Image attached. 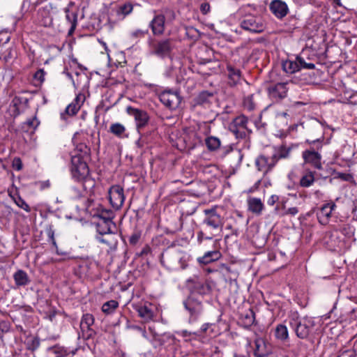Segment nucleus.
Wrapping results in <instances>:
<instances>
[{"label":"nucleus","mask_w":357,"mask_h":357,"mask_svg":"<svg viewBox=\"0 0 357 357\" xmlns=\"http://www.w3.org/2000/svg\"><path fill=\"white\" fill-rule=\"evenodd\" d=\"M276 164L273 156L268 157L264 155H260L255 159V165L257 169L264 174L271 172Z\"/></svg>","instance_id":"obj_19"},{"label":"nucleus","mask_w":357,"mask_h":357,"mask_svg":"<svg viewBox=\"0 0 357 357\" xmlns=\"http://www.w3.org/2000/svg\"><path fill=\"white\" fill-rule=\"evenodd\" d=\"M214 234H212V232H208L205 227H202L197 232V241L199 243H201L204 239L211 240Z\"/></svg>","instance_id":"obj_43"},{"label":"nucleus","mask_w":357,"mask_h":357,"mask_svg":"<svg viewBox=\"0 0 357 357\" xmlns=\"http://www.w3.org/2000/svg\"><path fill=\"white\" fill-rule=\"evenodd\" d=\"M263 208L262 202H248V210L256 215L260 214Z\"/></svg>","instance_id":"obj_45"},{"label":"nucleus","mask_w":357,"mask_h":357,"mask_svg":"<svg viewBox=\"0 0 357 357\" xmlns=\"http://www.w3.org/2000/svg\"><path fill=\"white\" fill-rule=\"evenodd\" d=\"M306 142L311 146L310 147L309 149L304 151L302 153V157L304 160V162L310 165L315 169H322V157L321 153L319 152L322 149V139H307Z\"/></svg>","instance_id":"obj_3"},{"label":"nucleus","mask_w":357,"mask_h":357,"mask_svg":"<svg viewBox=\"0 0 357 357\" xmlns=\"http://www.w3.org/2000/svg\"><path fill=\"white\" fill-rule=\"evenodd\" d=\"M112 205V207L116 210H118L121 208L123 202H110Z\"/></svg>","instance_id":"obj_63"},{"label":"nucleus","mask_w":357,"mask_h":357,"mask_svg":"<svg viewBox=\"0 0 357 357\" xmlns=\"http://www.w3.org/2000/svg\"><path fill=\"white\" fill-rule=\"evenodd\" d=\"M241 26L245 31L253 33H259L266 29V24L259 15H246L240 22Z\"/></svg>","instance_id":"obj_6"},{"label":"nucleus","mask_w":357,"mask_h":357,"mask_svg":"<svg viewBox=\"0 0 357 357\" xmlns=\"http://www.w3.org/2000/svg\"><path fill=\"white\" fill-rule=\"evenodd\" d=\"M270 10L278 18H284L289 13L287 4L282 0H273L269 6Z\"/></svg>","instance_id":"obj_20"},{"label":"nucleus","mask_w":357,"mask_h":357,"mask_svg":"<svg viewBox=\"0 0 357 357\" xmlns=\"http://www.w3.org/2000/svg\"><path fill=\"white\" fill-rule=\"evenodd\" d=\"M188 283H193L194 290L199 294L204 295L210 291V286L206 283L200 281L198 278L190 279L188 280Z\"/></svg>","instance_id":"obj_32"},{"label":"nucleus","mask_w":357,"mask_h":357,"mask_svg":"<svg viewBox=\"0 0 357 357\" xmlns=\"http://www.w3.org/2000/svg\"><path fill=\"white\" fill-rule=\"evenodd\" d=\"M76 150L78 152L75 156H82V158H89L91 149L85 144H79L77 146Z\"/></svg>","instance_id":"obj_40"},{"label":"nucleus","mask_w":357,"mask_h":357,"mask_svg":"<svg viewBox=\"0 0 357 357\" xmlns=\"http://www.w3.org/2000/svg\"><path fill=\"white\" fill-rule=\"evenodd\" d=\"M255 349L254 354L256 357H266L269 354V350L264 339L258 337L255 341Z\"/></svg>","instance_id":"obj_28"},{"label":"nucleus","mask_w":357,"mask_h":357,"mask_svg":"<svg viewBox=\"0 0 357 357\" xmlns=\"http://www.w3.org/2000/svg\"><path fill=\"white\" fill-rule=\"evenodd\" d=\"M48 351L55 355V357H65L70 353L68 349L59 345H55L48 348Z\"/></svg>","instance_id":"obj_37"},{"label":"nucleus","mask_w":357,"mask_h":357,"mask_svg":"<svg viewBox=\"0 0 357 357\" xmlns=\"http://www.w3.org/2000/svg\"><path fill=\"white\" fill-rule=\"evenodd\" d=\"M287 85V82H278L270 84L266 89L269 98L273 102H280L285 98L289 90Z\"/></svg>","instance_id":"obj_11"},{"label":"nucleus","mask_w":357,"mask_h":357,"mask_svg":"<svg viewBox=\"0 0 357 357\" xmlns=\"http://www.w3.org/2000/svg\"><path fill=\"white\" fill-rule=\"evenodd\" d=\"M66 23L70 25L68 33L72 34L77 26V14L75 10L68 8H65L63 10Z\"/></svg>","instance_id":"obj_25"},{"label":"nucleus","mask_w":357,"mask_h":357,"mask_svg":"<svg viewBox=\"0 0 357 357\" xmlns=\"http://www.w3.org/2000/svg\"><path fill=\"white\" fill-rule=\"evenodd\" d=\"M45 73L43 69H39L34 74V78L40 82H43L45 79Z\"/></svg>","instance_id":"obj_53"},{"label":"nucleus","mask_w":357,"mask_h":357,"mask_svg":"<svg viewBox=\"0 0 357 357\" xmlns=\"http://www.w3.org/2000/svg\"><path fill=\"white\" fill-rule=\"evenodd\" d=\"M227 70L228 73V84L231 86H234L239 84L242 79L241 71L230 64L227 66Z\"/></svg>","instance_id":"obj_23"},{"label":"nucleus","mask_w":357,"mask_h":357,"mask_svg":"<svg viewBox=\"0 0 357 357\" xmlns=\"http://www.w3.org/2000/svg\"><path fill=\"white\" fill-rule=\"evenodd\" d=\"M296 147L297 145H287L286 144H282L280 146H275L274 153L272 155L273 160H275V162L278 163V162L281 159L289 158L291 151Z\"/></svg>","instance_id":"obj_21"},{"label":"nucleus","mask_w":357,"mask_h":357,"mask_svg":"<svg viewBox=\"0 0 357 357\" xmlns=\"http://www.w3.org/2000/svg\"><path fill=\"white\" fill-rule=\"evenodd\" d=\"M282 68L287 73L293 74L300 70L297 59L295 61L287 60L282 63Z\"/></svg>","instance_id":"obj_35"},{"label":"nucleus","mask_w":357,"mask_h":357,"mask_svg":"<svg viewBox=\"0 0 357 357\" xmlns=\"http://www.w3.org/2000/svg\"><path fill=\"white\" fill-rule=\"evenodd\" d=\"M289 326L294 329L298 337L305 339L314 326V321L307 317L300 318L297 312H294L289 317Z\"/></svg>","instance_id":"obj_5"},{"label":"nucleus","mask_w":357,"mask_h":357,"mask_svg":"<svg viewBox=\"0 0 357 357\" xmlns=\"http://www.w3.org/2000/svg\"><path fill=\"white\" fill-rule=\"evenodd\" d=\"M296 59L300 70H301L302 68L314 69L315 68V65L314 63H306L304 59L301 56H297Z\"/></svg>","instance_id":"obj_47"},{"label":"nucleus","mask_w":357,"mask_h":357,"mask_svg":"<svg viewBox=\"0 0 357 357\" xmlns=\"http://www.w3.org/2000/svg\"><path fill=\"white\" fill-rule=\"evenodd\" d=\"M205 144L209 151H214L220 147L221 142L218 137L210 136L205 139Z\"/></svg>","instance_id":"obj_36"},{"label":"nucleus","mask_w":357,"mask_h":357,"mask_svg":"<svg viewBox=\"0 0 357 357\" xmlns=\"http://www.w3.org/2000/svg\"><path fill=\"white\" fill-rule=\"evenodd\" d=\"M190 259V256L181 250L167 251L162 255L161 263L172 271L185 269Z\"/></svg>","instance_id":"obj_2"},{"label":"nucleus","mask_w":357,"mask_h":357,"mask_svg":"<svg viewBox=\"0 0 357 357\" xmlns=\"http://www.w3.org/2000/svg\"><path fill=\"white\" fill-rule=\"evenodd\" d=\"M213 94L207 91L200 92L194 100V105H200L203 107L208 106L211 104V100L213 98Z\"/></svg>","instance_id":"obj_27"},{"label":"nucleus","mask_w":357,"mask_h":357,"mask_svg":"<svg viewBox=\"0 0 357 357\" xmlns=\"http://www.w3.org/2000/svg\"><path fill=\"white\" fill-rule=\"evenodd\" d=\"M59 15V12L51 5L48 4L38 9L37 13V21L41 26L45 27L52 26L60 30L61 27L58 20Z\"/></svg>","instance_id":"obj_4"},{"label":"nucleus","mask_w":357,"mask_h":357,"mask_svg":"<svg viewBox=\"0 0 357 357\" xmlns=\"http://www.w3.org/2000/svg\"><path fill=\"white\" fill-rule=\"evenodd\" d=\"M29 349L31 350L37 349L40 346V340L37 337H33L28 340Z\"/></svg>","instance_id":"obj_49"},{"label":"nucleus","mask_w":357,"mask_h":357,"mask_svg":"<svg viewBox=\"0 0 357 357\" xmlns=\"http://www.w3.org/2000/svg\"><path fill=\"white\" fill-rule=\"evenodd\" d=\"M47 236H48V238L50 239L52 245L55 247V248H57L56 243L54 239V232L52 229H50L47 231Z\"/></svg>","instance_id":"obj_57"},{"label":"nucleus","mask_w":357,"mask_h":357,"mask_svg":"<svg viewBox=\"0 0 357 357\" xmlns=\"http://www.w3.org/2000/svg\"><path fill=\"white\" fill-rule=\"evenodd\" d=\"M26 123L27 125L31 127V128H36L38 124H39V122L38 121V120L36 119V118H33L32 119H29L27 121H26Z\"/></svg>","instance_id":"obj_59"},{"label":"nucleus","mask_w":357,"mask_h":357,"mask_svg":"<svg viewBox=\"0 0 357 357\" xmlns=\"http://www.w3.org/2000/svg\"><path fill=\"white\" fill-rule=\"evenodd\" d=\"M217 206L211 209L204 210L206 217L203 220L202 227L211 228L213 230L218 229L222 227V221L220 215L216 212Z\"/></svg>","instance_id":"obj_13"},{"label":"nucleus","mask_w":357,"mask_h":357,"mask_svg":"<svg viewBox=\"0 0 357 357\" xmlns=\"http://www.w3.org/2000/svg\"><path fill=\"white\" fill-rule=\"evenodd\" d=\"M28 102L27 98L15 97L12 101L13 107H15L13 111L14 116H16L22 113L25 108L28 107Z\"/></svg>","instance_id":"obj_31"},{"label":"nucleus","mask_w":357,"mask_h":357,"mask_svg":"<svg viewBox=\"0 0 357 357\" xmlns=\"http://www.w3.org/2000/svg\"><path fill=\"white\" fill-rule=\"evenodd\" d=\"M335 206V202H327L321 207L317 213V217L321 223L325 224L327 222Z\"/></svg>","instance_id":"obj_24"},{"label":"nucleus","mask_w":357,"mask_h":357,"mask_svg":"<svg viewBox=\"0 0 357 357\" xmlns=\"http://www.w3.org/2000/svg\"><path fill=\"white\" fill-rule=\"evenodd\" d=\"M91 217L97 218L96 222V230L100 235L114 234L116 230V224L112 221L114 218V212L110 208H105L99 202H85V207L78 208Z\"/></svg>","instance_id":"obj_1"},{"label":"nucleus","mask_w":357,"mask_h":357,"mask_svg":"<svg viewBox=\"0 0 357 357\" xmlns=\"http://www.w3.org/2000/svg\"><path fill=\"white\" fill-rule=\"evenodd\" d=\"M314 173L312 172H310L301 177V178L300 180V184L302 187L307 188V187L310 186L314 183Z\"/></svg>","instance_id":"obj_41"},{"label":"nucleus","mask_w":357,"mask_h":357,"mask_svg":"<svg viewBox=\"0 0 357 357\" xmlns=\"http://www.w3.org/2000/svg\"><path fill=\"white\" fill-rule=\"evenodd\" d=\"M334 178H340L342 181H350V182L354 180V177L351 174L343 173V172L335 173Z\"/></svg>","instance_id":"obj_48"},{"label":"nucleus","mask_w":357,"mask_h":357,"mask_svg":"<svg viewBox=\"0 0 357 357\" xmlns=\"http://www.w3.org/2000/svg\"><path fill=\"white\" fill-rule=\"evenodd\" d=\"M173 48L172 39L159 40L153 45L152 53L160 58H165L170 56Z\"/></svg>","instance_id":"obj_12"},{"label":"nucleus","mask_w":357,"mask_h":357,"mask_svg":"<svg viewBox=\"0 0 357 357\" xmlns=\"http://www.w3.org/2000/svg\"><path fill=\"white\" fill-rule=\"evenodd\" d=\"M148 31H143L142 29H137L134 31H132L130 35L133 38H138V37H143L146 34Z\"/></svg>","instance_id":"obj_54"},{"label":"nucleus","mask_w":357,"mask_h":357,"mask_svg":"<svg viewBox=\"0 0 357 357\" xmlns=\"http://www.w3.org/2000/svg\"><path fill=\"white\" fill-rule=\"evenodd\" d=\"M15 194H13V190H11L9 192L10 194V196L11 197V198L13 199V200L14 202H16L17 201V199L18 198L19 199V201H23L22 199L20 197H17V190H15Z\"/></svg>","instance_id":"obj_60"},{"label":"nucleus","mask_w":357,"mask_h":357,"mask_svg":"<svg viewBox=\"0 0 357 357\" xmlns=\"http://www.w3.org/2000/svg\"><path fill=\"white\" fill-rule=\"evenodd\" d=\"M133 6L130 2H126L119 5L115 10H112L108 17V22L113 26L118 22L125 19V17L132 12Z\"/></svg>","instance_id":"obj_10"},{"label":"nucleus","mask_w":357,"mask_h":357,"mask_svg":"<svg viewBox=\"0 0 357 357\" xmlns=\"http://www.w3.org/2000/svg\"><path fill=\"white\" fill-rule=\"evenodd\" d=\"M213 327L214 324L210 323H205L201 326L200 329L196 333V334H206L208 335H211L214 333Z\"/></svg>","instance_id":"obj_44"},{"label":"nucleus","mask_w":357,"mask_h":357,"mask_svg":"<svg viewBox=\"0 0 357 357\" xmlns=\"http://www.w3.org/2000/svg\"><path fill=\"white\" fill-rule=\"evenodd\" d=\"M200 11L203 15L208 14L211 10L210 4L208 2H203L200 4Z\"/></svg>","instance_id":"obj_51"},{"label":"nucleus","mask_w":357,"mask_h":357,"mask_svg":"<svg viewBox=\"0 0 357 357\" xmlns=\"http://www.w3.org/2000/svg\"><path fill=\"white\" fill-rule=\"evenodd\" d=\"M274 335L275 338L282 342H285L289 338L288 328L284 324L275 326Z\"/></svg>","instance_id":"obj_33"},{"label":"nucleus","mask_w":357,"mask_h":357,"mask_svg":"<svg viewBox=\"0 0 357 357\" xmlns=\"http://www.w3.org/2000/svg\"><path fill=\"white\" fill-rule=\"evenodd\" d=\"M167 13V19L168 20H174L176 17L175 13L173 10H168Z\"/></svg>","instance_id":"obj_61"},{"label":"nucleus","mask_w":357,"mask_h":357,"mask_svg":"<svg viewBox=\"0 0 357 357\" xmlns=\"http://www.w3.org/2000/svg\"><path fill=\"white\" fill-rule=\"evenodd\" d=\"M243 105L245 109L248 111H252L255 109L256 105L253 101V95H249L244 98Z\"/></svg>","instance_id":"obj_46"},{"label":"nucleus","mask_w":357,"mask_h":357,"mask_svg":"<svg viewBox=\"0 0 357 357\" xmlns=\"http://www.w3.org/2000/svg\"><path fill=\"white\" fill-rule=\"evenodd\" d=\"M183 305L190 314V322L196 321L203 312L202 301H199L194 296H190L184 301Z\"/></svg>","instance_id":"obj_8"},{"label":"nucleus","mask_w":357,"mask_h":357,"mask_svg":"<svg viewBox=\"0 0 357 357\" xmlns=\"http://www.w3.org/2000/svg\"><path fill=\"white\" fill-rule=\"evenodd\" d=\"M16 206H17L19 208H22L26 212L31 211V207L27 204V202H14Z\"/></svg>","instance_id":"obj_55"},{"label":"nucleus","mask_w":357,"mask_h":357,"mask_svg":"<svg viewBox=\"0 0 357 357\" xmlns=\"http://www.w3.org/2000/svg\"><path fill=\"white\" fill-rule=\"evenodd\" d=\"M13 167L17 171H20L22 169V162L20 158H15L13 159Z\"/></svg>","instance_id":"obj_52"},{"label":"nucleus","mask_w":357,"mask_h":357,"mask_svg":"<svg viewBox=\"0 0 357 357\" xmlns=\"http://www.w3.org/2000/svg\"><path fill=\"white\" fill-rule=\"evenodd\" d=\"M222 257L220 252L213 250L206 252L202 257L197 258V261L202 264H208L211 262L218 261Z\"/></svg>","instance_id":"obj_30"},{"label":"nucleus","mask_w":357,"mask_h":357,"mask_svg":"<svg viewBox=\"0 0 357 357\" xmlns=\"http://www.w3.org/2000/svg\"><path fill=\"white\" fill-rule=\"evenodd\" d=\"M127 112L134 118L138 130L144 128L149 121V114L144 110L130 106L127 107Z\"/></svg>","instance_id":"obj_15"},{"label":"nucleus","mask_w":357,"mask_h":357,"mask_svg":"<svg viewBox=\"0 0 357 357\" xmlns=\"http://www.w3.org/2000/svg\"><path fill=\"white\" fill-rule=\"evenodd\" d=\"M141 237V233L139 231L134 232L129 238V243L132 245H135Z\"/></svg>","instance_id":"obj_50"},{"label":"nucleus","mask_w":357,"mask_h":357,"mask_svg":"<svg viewBox=\"0 0 357 357\" xmlns=\"http://www.w3.org/2000/svg\"><path fill=\"white\" fill-rule=\"evenodd\" d=\"M118 306L119 303L117 301L111 300L102 305V310L104 313L111 314L116 310V308H117Z\"/></svg>","instance_id":"obj_42"},{"label":"nucleus","mask_w":357,"mask_h":357,"mask_svg":"<svg viewBox=\"0 0 357 357\" xmlns=\"http://www.w3.org/2000/svg\"><path fill=\"white\" fill-rule=\"evenodd\" d=\"M161 102L170 109H176L181 102V97L176 92L165 91L160 94Z\"/></svg>","instance_id":"obj_16"},{"label":"nucleus","mask_w":357,"mask_h":357,"mask_svg":"<svg viewBox=\"0 0 357 357\" xmlns=\"http://www.w3.org/2000/svg\"><path fill=\"white\" fill-rule=\"evenodd\" d=\"M354 351L351 349H347L344 351H342L338 357H354Z\"/></svg>","instance_id":"obj_56"},{"label":"nucleus","mask_w":357,"mask_h":357,"mask_svg":"<svg viewBox=\"0 0 357 357\" xmlns=\"http://www.w3.org/2000/svg\"><path fill=\"white\" fill-rule=\"evenodd\" d=\"M85 158L82 156H73L71 171L75 177L82 178L89 174V170Z\"/></svg>","instance_id":"obj_14"},{"label":"nucleus","mask_w":357,"mask_h":357,"mask_svg":"<svg viewBox=\"0 0 357 357\" xmlns=\"http://www.w3.org/2000/svg\"><path fill=\"white\" fill-rule=\"evenodd\" d=\"M82 106L81 103L71 102L66 108L65 113L61 114V119H64L65 114L73 116L77 113Z\"/></svg>","instance_id":"obj_38"},{"label":"nucleus","mask_w":357,"mask_h":357,"mask_svg":"<svg viewBox=\"0 0 357 357\" xmlns=\"http://www.w3.org/2000/svg\"><path fill=\"white\" fill-rule=\"evenodd\" d=\"M151 251V249L149 246H145L142 250V251L140 252V253L139 254V256H143V255H147L149 252Z\"/></svg>","instance_id":"obj_62"},{"label":"nucleus","mask_w":357,"mask_h":357,"mask_svg":"<svg viewBox=\"0 0 357 357\" xmlns=\"http://www.w3.org/2000/svg\"><path fill=\"white\" fill-rule=\"evenodd\" d=\"M109 201H124L125 196L123 189L121 185L112 186L108 191Z\"/></svg>","instance_id":"obj_29"},{"label":"nucleus","mask_w":357,"mask_h":357,"mask_svg":"<svg viewBox=\"0 0 357 357\" xmlns=\"http://www.w3.org/2000/svg\"><path fill=\"white\" fill-rule=\"evenodd\" d=\"M109 131L119 137H123L126 132V128L122 124L116 123L111 125Z\"/></svg>","instance_id":"obj_39"},{"label":"nucleus","mask_w":357,"mask_h":357,"mask_svg":"<svg viewBox=\"0 0 357 357\" xmlns=\"http://www.w3.org/2000/svg\"><path fill=\"white\" fill-rule=\"evenodd\" d=\"M94 323L93 316L91 314H85L82 316L80 328L83 333H86L88 336H91L93 333V330L91 328Z\"/></svg>","instance_id":"obj_26"},{"label":"nucleus","mask_w":357,"mask_h":357,"mask_svg":"<svg viewBox=\"0 0 357 357\" xmlns=\"http://www.w3.org/2000/svg\"><path fill=\"white\" fill-rule=\"evenodd\" d=\"M248 119L245 116H238L229 124V130L237 139H244L246 137V131L248 130Z\"/></svg>","instance_id":"obj_9"},{"label":"nucleus","mask_w":357,"mask_h":357,"mask_svg":"<svg viewBox=\"0 0 357 357\" xmlns=\"http://www.w3.org/2000/svg\"><path fill=\"white\" fill-rule=\"evenodd\" d=\"M133 309L138 312L140 317L145 322H149L153 319L154 313L152 309V305L149 303H138L132 305Z\"/></svg>","instance_id":"obj_18"},{"label":"nucleus","mask_w":357,"mask_h":357,"mask_svg":"<svg viewBox=\"0 0 357 357\" xmlns=\"http://www.w3.org/2000/svg\"><path fill=\"white\" fill-rule=\"evenodd\" d=\"M325 243L328 249L332 251L342 252L349 248L347 245L348 243L345 242L337 229L326 234Z\"/></svg>","instance_id":"obj_7"},{"label":"nucleus","mask_w":357,"mask_h":357,"mask_svg":"<svg viewBox=\"0 0 357 357\" xmlns=\"http://www.w3.org/2000/svg\"><path fill=\"white\" fill-rule=\"evenodd\" d=\"M297 213H298V210L295 207L289 208L288 209V212H287V213H289V214H291V215H296Z\"/></svg>","instance_id":"obj_64"},{"label":"nucleus","mask_w":357,"mask_h":357,"mask_svg":"<svg viewBox=\"0 0 357 357\" xmlns=\"http://www.w3.org/2000/svg\"><path fill=\"white\" fill-rule=\"evenodd\" d=\"M13 278L15 284L17 286H25L28 284L30 282L27 273L22 270H19L17 272H15L13 275Z\"/></svg>","instance_id":"obj_34"},{"label":"nucleus","mask_w":357,"mask_h":357,"mask_svg":"<svg viewBox=\"0 0 357 357\" xmlns=\"http://www.w3.org/2000/svg\"><path fill=\"white\" fill-rule=\"evenodd\" d=\"M153 13L154 17L149 22V26L154 36H161L165 30V16L162 13H158L155 10Z\"/></svg>","instance_id":"obj_17"},{"label":"nucleus","mask_w":357,"mask_h":357,"mask_svg":"<svg viewBox=\"0 0 357 357\" xmlns=\"http://www.w3.org/2000/svg\"><path fill=\"white\" fill-rule=\"evenodd\" d=\"M36 185L40 190H44L48 188L50 186V183L49 180H47L45 181H40L37 183Z\"/></svg>","instance_id":"obj_58"},{"label":"nucleus","mask_w":357,"mask_h":357,"mask_svg":"<svg viewBox=\"0 0 357 357\" xmlns=\"http://www.w3.org/2000/svg\"><path fill=\"white\" fill-rule=\"evenodd\" d=\"M341 233L342 237L344 238L349 248L351 247L352 243L356 241L354 237L355 228L354 226L346 224L341 227V228L338 230Z\"/></svg>","instance_id":"obj_22"}]
</instances>
